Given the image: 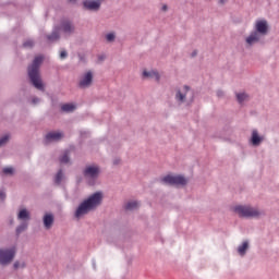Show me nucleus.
Wrapping results in <instances>:
<instances>
[{
    "mask_svg": "<svg viewBox=\"0 0 279 279\" xmlns=\"http://www.w3.org/2000/svg\"><path fill=\"white\" fill-rule=\"evenodd\" d=\"M101 201L102 194L100 192L92 194L78 205L74 213L75 218L81 219L83 216L97 208L101 204Z\"/></svg>",
    "mask_w": 279,
    "mask_h": 279,
    "instance_id": "1",
    "label": "nucleus"
},
{
    "mask_svg": "<svg viewBox=\"0 0 279 279\" xmlns=\"http://www.w3.org/2000/svg\"><path fill=\"white\" fill-rule=\"evenodd\" d=\"M40 64H43V57H36L28 66L27 73L33 86L38 90L45 92V84L43 78H40Z\"/></svg>",
    "mask_w": 279,
    "mask_h": 279,
    "instance_id": "2",
    "label": "nucleus"
},
{
    "mask_svg": "<svg viewBox=\"0 0 279 279\" xmlns=\"http://www.w3.org/2000/svg\"><path fill=\"white\" fill-rule=\"evenodd\" d=\"M234 211L241 218H257V217L264 215V213L262 210H259L258 208H255L252 206H243V205L235 206Z\"/></svg>",
    "mask_w": 279,
    "mask_h": 279,
    "instance_id": "3",
    "label": "nucleus"
},
{
    "mask_svg": "<svg viewBox=\"0 0 279 279\" xmlns=\"http://www.w3.org/2000/svg\"><path fill=\"white\" fill-rule=\"evenodd\" d=\"M100 174V168L97 165L86 166L83 175L89 185H94Z\"/></svg>",
    "mask_w": 279,
    "mask_h": 279,
    "instance_id": "4",
    "label": "nucleus"
},
{
    "mask_svg": "<svg viewBox=\"0 0 279 279\" xmlns=\"http://www.w3.org/2000/svg\"><path fill=\"white\" fill-rule=\"evenodd\" d=\"M19 248L16 245H11L9 247H4L1 250V265H10L12 260H14V257H16V252Z\"/></svg>",
    "mask_w": 279,
    "mask_h": 279,
    "instance_id": "5",
    "label": "nucleus"
},
{
    "mask_svg": "<svg viewBox=\"0 0 279 279\" xmlns=\"http://www.w3.org/2000/svg\"><path fill=\"white\" fill-rule=\"evenodd\" d=\"M161 181L167 185L184 186L187 184V179L183 175H166Z\"/></svg>",
    "mask_w": 279,
    "mask_h": 279,
    "instance_id": "6",
    "label": "nucleus"
},
{
    "mask_svg": "<svg viewBox=\"0 0 279 279\" xmlns=\"http://www.w3.org/2000/svg\"><path fill=\"white\" fill-rule=\"evenodd\" d=\"M93 81H94V73L92 71H86L81 75L77 86L81 89H86L92 86Z\"/></svg>",
    "mask_w": 279,
    "mask_h": 279,
    "instance_id": "7",
    "label": "nucleus"
},
{
    "mask_svg": "<svg viewBox=\"0 0 279 279\" xmlns=\"http://www.w3.org/2000/svg\"><path fill=\"white\" fill-rule=\"evenodd\" d=\"M82 4L84 10L90 11V12H97L101 7V1L100 0H83Z\"/></svg>",
    "mask_w": 279,
    "mask_h": 279,
    "instance_id": "8",
    "label": "nucleus"
},
{
    "mask_svg": "<svg viewBox=\"0 0 279 279\" xmlns=\"http://www.w3.org/2000/svg\"><path fill=\"white\" fill-rule=\"evenodd\" d=\"M189 93H191V95H192L191 101H193V90H192L191 87L187 86V85H184L182 89L177 90L175 100H177L179 104H183V102L185 101L186 95H187Z\"/></svg>",
    "mask_w": 279,
    "mask_h": 279,
    "instance_id": "9",
    "label": "nucleus"
},
{
    "mask_svg": "<svg viewBox=\"0 0 279 279\" xmlns=\"http://www.w3.org/2000/svg\"><path fill=\"white\" fill-rule=\"evenodd\" d=\"M59 31H61L65 36H70L75 32V27L71 21L62 20Z\"/></svg>",
    "mask_w": 279,
    "mask_h": 279,
    "instance_id": "10",
    "label": "nucleus"
},
{
    "mask_svg": "<svg viewBox=\"0 0 279 279\" xmlns=\"http://www.w3.org/2000/svg\"><path fill=\"white\" fill-rule=\"evenodd\" d=\"M260 36L265 37L268 34V23L266 20L257 21L254 31Z\"/></svg>",
    "mask_w": 279,
    "mask_h": 279,
    "instance_id": "11",
    "label": "nucleus"
},
{
    "mask_svg": "<svg viewBox=\"0 0 279 279\" xmlns=\"http://www.w3.org/2000/svg\"><path fill=\"white\" fill-rule=\"evenodd\" d=\"M264 37L259 34H257L255 31H253L250 36L245 39L247 46L252 47L254 46L255 44H258L260 43V40L263 39Z\"/></svg>",
    "mask_w": 279,
    "mask_h": 279,
    "instance_id": "12",
    "label": "nucleus"
},
{
    "mask_svg": "<svg viewBox=\"0 0 279 279\" xmlns=\"http://www.w3.org/2000/svg\"><path fill=\"white\" fill-rule=\"evenodd\" d=\"M63 137V134L60 132H49L46 136H45V141L46 143H51V142H58Z\"/></svg>",
    "mask_w": 279,
    "mask_h": 279,
    "instance_id": "13",
    "label": "nucleus"
},
{
    "mask_svg": "<svg viewBox=\"0 0 279 279\" xmlns=\"http://www.w3.org/2000/svg\"><path fill=\"white\" fill-rule=\"evenodd\" d=\"M17 219L22 220V222H28L32 219L29 210L25 208L20 210V213L17 214Z\"/></svg>",
    "mask_w": 279,
    "mask_h": 279,
    "instance_id": "14",
    "label": "nucleus"
},
{
    "mask_svg": "<svg viewBox=\"0 0 279 279\" xmlns=\"http://www.w3.org/2000/svg\"><path fill=\"white\" fill-rule=\"evenodd\" d=\"M53 220H54L53 215L46 214L44 216V226H45V228L46 229H50L52 227V225H53Z\"/></svg>",
    "mask_w": 279,
    "mask_h": 279,
    "instance_id": "15",
    "label": "nucleus"
},
{
    "mask_svg": "<svg viewBox=\"0 0 279 279\" xmlns=\"http://www.w3.org/2000/svg\"><path fill=\"white\" fill-rule=\"evenodd\" d=\"M251 142L254 146H258L263 142V137L258 135V132L256 130L252 132Z\"/></svg>",
    "mask_w": 279,
    "mask_h": 279,
    "instance_id": "16",
    "label": "nucleus"
},
{
    "mask_svg": "<svg viewBox=\"0 0 279 279\" xmlns=\"http://www.w3.org/2000/svg\"><path fill=\"white\" fill-rule=\"evenodd\" d=\"M59 31L60 29L58 27H54L51 35L47 36V39L51 43L58 40L60 38Z\"/></svg>",
    "mask_w": 279,
    "mask_h": 279,
    "instance_id": "17",
    "label": "nucleus"
},
{
    "mask_svg": "<svg viewBox=\"0 0 279 279\" xmlns=\"http://www.w3.org/2000/svg\"><path fill=\"white\" fill-rule=\"evenodd\" d=\"M29 226V222L27 221H22L19 227L16 228L15 232L17 235L23 233V231L27 230V227Z\"/></svg>",
    "mask_w": 279,
    "mask_h": 279,
    "instance_id": "18",
    "label": "nucleus"
},
{
    "mask_svg": "<svg viewBox=\"0 0 279 279\" xmlns=\"http://www.w3.org/2000/svg\"><path fill=\"white\" fill-rule=\"evenodd\" d=\"M247 248H248V242L244 241L243 244L238 247V252L241 256H244L246 254Z\"/></svg>",
    "mask_w": 279,
    "mask_h": 279,
    "instance_id": "19",
    "label": "nucleus"
},
{
    "mask_svg": "<svg viewBox=\"0 0 279 279\" xmlns=\"http://www.w3.org/2000/svg\"><path fill=\"white\" fill-rule=\"evenodd\" d=\"M63 179H64V173H63V171L60 169V170L57 172V174L54 175V183H56L57 185H60Z\"/></svg>",
    "mask_w": 279,
    "mask_h": 279,
    "instance_id": "20",
    "label": "nucleus"
},
{
    "mask_svg": "<svg viewBox=\"0 0 279 279\" xmlns=\"http://www.w3.org/2000/svg\"><path fill=\"white\" fill-rule=\"evenodd\" d=\"M75 106L72 105V104H65L61 107V110L64 111V112H72L75 110Z\"/></svg>",
    "mask_w": 279,
    "mask_h": 279,
    "instance_id": "21",
    "label": "nucleus"
},
{
    "mask_svg": "<svg viewBox=\"0 0 279 279\" xmlns=\"http://www.w3.org/2000/svg\"><path fill=\"white\" fill-rule=\"evenodd\" d=\"M138 207V202L136 201H131L125 205V209L128 210H134Z\"/></svg>",
    "mask_w": 279,
    "mask_h": 279,
    "instance_id": "22",
    "label": "nucleus"
},
{
    "mask_svg": "<svg viewBox=\"0 0 279 279\" xmlns=\"http://www.w3.org/2000/svg\"><path fill=\"white\" fill-rule=\"evenodd\" d=\"M247 94L245 93H238L236 94V100L239 101V104H243L246 99H247Z\"/></svg>",
    "mask_w": 279,
    "mask_h": 279,
    "instance_id": "23",
    "label": "nucleus"
},
{
    "mask_svg": "<svg viewBox=\"0 0 279 279\" xmlns=\"http://www.w3.org/2000/svg\"><path fill=\"white\" fill-rule=\"evenodd\" d=\"M26 266H27V264H25V262L15 260L13 264V269L17 270L20 268H25Z\"/></svg>",
    "mask_w": 279,
    "mask_h": 279,
    "instance_id": "24",
    "label": "nucleus"
},
{
    "mask_svg": "<svg viewBox=\"0 0 279 279\" xmlns=\"http://www.w3.org/2000/svg\"><path fill=\"white\" fill-rule=\"evenodd\" d=\"M59 161H60L61 163H68V162L70 161L68 151H65V153L59 158Z\"/></svg>",
    "mask_w": 279,
    "mask_h": 279,
    "instance_id": "25",
    "label": "nucleus"
},
{
    "mask_svg": "<svg viewBox=\"0 0 279 279\" xmlns=\"http://www.w3.org/2000/svg\"><path fill=\"white\" fill-rule=\"evenodd\" d=\"M34 45H36V43L33 39H28L23 44L24 48H33Z\"/></svg>",
    "mask_w": 279,
    "mask_h": 279,
    "instance_id": "26",
    "label": "nucleus"
},
{
    "mask_svg": "<svg viewBox=\"0 0 279 279\" xmlns=\"http://www.w3.org/2000/svg\"><path fill=\"white\" fill-rule=\"evenodd\" d=\"M106 40H107L108 43H113V41L116 40V35H114V33H109V34H107V35H106Z\"/></svg>",
    "mask_w": 279,
    "mask_h": 279,
    "instance_id": "27",
    "label": "nucleus"
},
{
    "mask_svg": "<svg viewBox=\"0 0 279 279\" xmlns=\"http://www.w3.org/2000/svg\"><path fill=\"white\" fill-rule=\"evenodd\" d=\"M154 72L155 71H149V72L144 71L143 76L146 77V78H153Z\"/></svg>",
    "mask_w": 279,
    "mask_h": 279,
    "instance_id": "28",
    "label": "nucleus"
},
{
    "mask_svg": "<svg viewBox=\"0 0 279 279\" xmlns=\"http://www.w3.org/2000/svg\"><path fill=\"white\" fill-rule=\"evenodd\" d=\"M2 172H3L4 174H12V173H14V169H13L12 167H8V168H4V169L2 170Z\"/></svg>",
    "mask_w": 279,
    "mask_h": 279,
    "instance_id": "29",
    "label": "nucleus"
},
{
    "mask_svg": "<svg viewBox=\"0 0 279 279\" xmlns=\"http://www.w3.org/2000/svg\"><path fill=\"white\" fill-rule=\"evenodd\" d=\"M10 141V134H5L1 137V145L8 143Z\"/></svg>",
    "mask_w": 279,
    "mask_h": 279,
    "instance_id": "30",
    "label": "nucleus"
},
{
    "mask_svg": "<svg viewBox=\"0 0 279 279\" xmlns=\"http://www.w3.org/2000/svg\"><path fill=\"white\" fill-rule=\"evenodd\" d=\"M156 82H159L160 81V75L158 72L154 71V74H153V77Z\"/></svg>",
    "mask_w": 279,
    "mask_h": 279,
    "instance_id": "31",
    "label": "nucleus"
},
{
    "mask_svg": "<svg viewBox=\"0 0 279 279\" xmlns=\"http://www.w3.org/2000/svg\"><path fill=\"white\" fill-rule=\"evenodd\" d=\"M217 96H218L219 98H223V97H225V92L221 90V89L217 90Z\"/></svg>",
    "mask_w": 279,
    "mask_h": 279,
    "instance_id": "32",
    "label": "nucleus"
},
{
    "mask_svg": "<svg viewBox=\"0 0 279 279\" xmlns=\"http://www.w3.org/2000/svg\"><path fill=\"white\" fill-rule=\"evenodd\" d=\"M40 102V98H38V97H34L33 99H32V104L33 105H37V104H39Z\"/></svg>",
    "mask_w": 279,
    "mask_h": 279,
    "instance_id": "33",
    "label": "nucleus"
},
{
    "mask_svg": "<svg viewBox=\"0 0 279 279\" xmlns=\"http://www.w3.org/2000/svg\"><path fill=\"white\" fill-rule=\"evenodd\" d=\"M66 57H68L66 51H65V50L61 51L60 58L63 60V59H65Z\"/></svg>",
    "mask_w": 279,
    "mask_h": 279,
    "instance_id": "34",
    "label": "nucleus"
},
{
    "mask_svg": "<svg viewBox=\"0 0 279 279\" xmlns=\"http://www.w3.org/2000/svg\"><path fill=\"white\" fill-rule=\"evenodd\" d=\"M161 10L166 12L168 10V7L165 4Z\"/></svg>",
    "mask_w": 279,
    "mask_h": 279,
    "instance_id": "35",
    "label": "nucleus"
},
{
    "mask_svg": "<svg viewBox=\"0 0 279 279\" xmlns=\"http://www.w3.org/2000/svg\"><path fill=\"white\" fill-rule=\"evenodd\" d=\"M5 198V193L1 192V199Z\"/></svg>",
    "mask_w": 279,
    "mask_h": 279,
    "instance_id": "36",
    "label": "nucleus"
},
{
    "mask_svg": "<svg viewBox=\"0 0 279 279\" xmlns=\"http://www.w3.org/2000/svg\"><path fill=\"white\" fill-rule=\"evenodd\" d=\"M227 1H228V0H220L219 2H220L221 4H225Z\"/></svg>",
    "mask_w": 279,
    "mask_h": 279,
    "instance_id": "37",
    "label": "nucleus"
},
{
    "mask_svg": "<svg viewBox=\"0 0 279 279\" xmlns=\"http://www.w3.org/2000/svg\"><path fill=\"white\" fill-rule=\"evenodd\" d=\"M99 60H100V61L105 60V57H104V56H100V57H99Z\"/></svg>",
    "mask_w": 279,
    "mask_h": 279,
    "instance_id": "38",
    "label": "nucleus"
},
{
    "mask_svg": "<svg viewBox=\"0 0 279 279\" xmlns=\"http://www.w3.org/2000/svg\"><path fill=\"white\" fill-rule=\"evenodd\" d=\"M197 54V52L196 51H194L193 53H192V57H195Z\"/></svg>",
    "mask_w": 279,
    "mask_h": 279,
    "instance_id": "39",
    "label": "nucleus"
},
{
    "mask_svg": "<svg viewBox=\"0 0 279 279\" xmlns=\"http://www.w3.org/2000/svg\"><path fill=\"white\" fill-rule=\"evenodd\" d=\"M71 3H75L76 2V0H69Z\"/></svg>",
    "mask_w": 279,
    "mask_h": 279,
    "instance_id": "40",
    "label": "nucleus"
},
{
    "mask_svg": "<svg viewBox=\"0 0 279 279\" xmlns=\"http://www.w3.org/2000/svg\"><path fill=\"white\" fill-rule=\"evenodd\" d=\"M114 163L117 165V163H118V161H114Z\"/></svg>",
    "mask_w": 279,
    "mask_h": 279,
    "instance_id": "41",
    "label": "nucleus"
},
{
    "mask_svg": "<svg viewBox=\"0 0 279 279\" xmlns=\"http://www.w3.org/2000/svg\"><path fill=\"white\" fill-rule=\"evenodd\" d=\"M0 196H1V192H0Z\"/></svg>",
    "mask_w": 279,
    "mask_h": 279,
    "instance_id": "42",
    "label": "nucleus"
}]
</instances>
